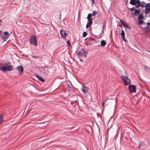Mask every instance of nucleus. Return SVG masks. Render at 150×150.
Returning <instances> with one entry per match:
<instances>
[{
	"mask_svg": "<svg viewBox=\"0 0 150 150\" xmlns=\"http://www.w3.org/2000/svg\"><path fill=\"white\" fill-rule=\"evenodd\" d=\"M13 69V67L10 64L9 62L5 64L4 66H1L0 67V70L3 72H5L6 71H11Z\"/></svg>",
	"mask_w": 150,
	"mask_h": 150,
	"instance_id": "obj_1",
	"label": "nucleus"
},
{
	"mask_svg": "<svg viewBox=\"0 0 150 150\" xmlns=\"http://www.w3.org/2000/svg\"><path fill=\"white\" fill-rule=\"evenodd\" d=\"M30 43L35 46L37 45V37L35 35H32L30 37Z\"/></svg>",
	"mask_w": 150,
	"mask_h": 150,
	"instance_id": "obj_2",
	"label": "nucleus"
},
{
	"mask_svg": "<svg viewBox=\"0 0 150 150\" xmlns=\"http://www.w3.org/2000/svg\"><path fill=\"white\" fill-rule=\"evenodd\" d=\"M121 79L124 81L125 86H127L131 83V81L126 76L123 75L121 76Z\"/></svg>",
	"mask_w": 150,
	"mask_h": 150,
	"instance_id": "obj_3",
	"label": "nucleus"
},
{
	"mask_svg": "<svg viewBox=\"0 0 150 150\" xmlns=\"http://www.w3.org/2000/svg\"><path fill=\"white\" fill-rule=\"evenodd\" d=\"M129 3L131 5H135L136 7H139V0H130Z\"/></svg>",
	"mask_w": 150,
	"mask_h": 150,
	"instance_id": "obj_4",
	"label": "nucleus"
},
{
	"mask_svg": "<svg viewBox=\"0 0 150 150\" xmlns=\"http://www.w3.org/2000/svg\"><path fill=\"white\" fill-rule=\"evenodd\" d=\"M129 89L131 93L136 92V87L135 85H130L129 87Z\"/></svg>",
	"mask_w": 150,
	"mask_h": 150,
	"instance_id": "obj_5",
	"label": "nucleus"
},
{
	"mask_svg": "<svg viewBox=\"0 0 150 150\" xmlns=\"http://www.w3.org/2000/svg\"><path fill=\"white\" fill-rule=\"evenodd\" d=\"M64 30H61L60 31V33L62 38L63 39H65L66 38V36L67 34Z\"/></svg>",
	"mask_w": 150,
	"mask_h": 150,
	"instance_id": "obj_6",
	"label": "nucleus"
},
{
	"mask_svg": "<svg viewBox=\"0 0 150 150\" xmlns=\"http://www.w3.org/2000/svg\"><path fill=\"white\" fill-rule=\"evenodd\" d=\"M78 54L79 56H84V57H86L87 55L86 53L85 52L84 50L82 49H81L80 51L79 52Z\"/></svg>",
	"mask_w": 150,
	"mask_h": 150,
	"instance_id": "obj_7",
	"label": "nucleus"
},
{
	"mask_svg": "<svg viewBox=\"0 0 150 150\" xmlns=\"http://www.w3.org/2000/svg\"><path fill=\"white\" fill-rule=\"evenodd\" d=\"M145 7L146 8L145 11V13L146 14H148L150 12V4H146V5Z\"/></svg>",
	"mask_w": 150,
	"mask_h": 150,
	"instance_id": "obj_8",
	"label": "nucleus"
},
{
	"mask_svg": "<svg viewBox=\"0 0 150 150\" xmlns=\"http://www.w3.org/2000/svg\"><path fill=\"white\" fill-rule=\"evenodd\" d=\"M17 69L19 73V74L22 75L23 74V68L21 66L17 67Z\"/></svg>",
	"mask_w": 150,
	"mask_h": 150,
	"instance_id": "obj_9",
	"label": "nucleus"
},
{
	"mask_svg": "<svg viewBox=\"0 0 150 150\" xmlns=\"http://www.w3.org/2000/svg\"><path fill=\"white\" fill-rule=\"evenodd\" d=\"M121 37L123 39V40L125 42H127L125 38V32L124 30H122L121 32Z\"/></svg>",
	"mask_w": 150,
	"mask_h": 150,
	"instance_id": "obj_10",
	"label": "nucleus"
},
{
	"mask_svg": "<svg viewBox=\"0 0 150 150\" xmlns=\"http://www.w3.org/2000/svg\"><path fill=\"white\" fill-rule=\"evenodd\" d=\"M120 21L121 24L123 25V26L124 27H125L127 28L128 29H130L131 27L127 25L125 23L122 21L121 19H120Z\"/></svg>",
	"mask_w": 150,
	"mask_h": 150,
	"instance_id": "obj_11",
	"label": "nucleus"
},
{
	"mask_svg": "<svg viewBox=\"0 0 150 150\" xmlns=\"http://www.w3.org/2000/svg\"><path fill=\"white\" fill-rule=\"evenodd\" d=\"M139 7L140 6H141L142 7H145L146 6V3L145 2H140V1L139 0Z\"/></svg>",
	"mask_w": 150,
	"mask_h": 150,
	"instance_id": "obj_12",
	"label": "nucleus"
},
{
	"mask_svg": "<svg viewBox=\"0 0 150 150\" xmlns=\"http://www.w3.org/2000/svg\"><path fill=\"white\" fill-rule=\"evenodd\" d=\"M86 88H87L85 87L84 86H83L82 88V91L83 93H86L88 92V90Z\"/></svg>",
	"mask_w": 150,
	"mask_h": 150,
	"instance_id": "obj_13",
	"label": "nucleus"
},
{
	"mask_svg": "<svg viewBox=\"0 0 150 150\" xmlns=\"http://www.w3.org/2000/svg\"><path fill=\"white\" fill-rule=\"evenodd\" d=\"M36 76L37 77V78L39 79V80L41 81L42 82H44L45 81V80L43 78L41 77V76H39L38 75H36Z\"/></svg>",
	"mask_w": 150,
	"mask_h": 150,
	"instance_id": "obj_14",
	"label": "nucleus"
},
{
	"mask_svg": "<svg viewBox=\"0 0 150 150\" xmlns=\"http://www.w3.org/2000/svg\"><path fill=\"white\" fill-rule=\"evenodd\" d=\"M9 37L8 36H4L2 37V39L3 40L6 41L7 39Z\"/></svg>",
	"mask_w": 150,
	"mask_h": 150,
	"instance_id": "obj_15",
	"label": "nucleus"
},
{
	"mask_svg": "<svg viewBox=\"0 0 150 150\" xmlns=\"http://www.w3.org/2000/svg\"><path fill=\"white\" fill-rule=\"evenodd\" d=\"M147 25L144 28L146 29H150V23H147Z\"/></svg>",
	"mask_w": 150,
	"mask_h": 150,
	"instance_id": "obj_16",
	"label": "nucleus"
},
{
	"mask_svg": "<svg viewBox=\"0 0 150 150\" xmlns=\"http://www.w3.org/2000/svg\"><path fill=\"white\" fill-rule=\"evenodd\" d=\"M98 13V12L96 11H93L92 13L91 14V15L92 16H94L95 15H96Z\"/></svg>",
	"mask_w": 150,
	"mask_h": 150,
	"instance_id": "obj_17",
	"label": "nucleus"
},
{
	"mask_svg": "<svg viewBox=\"0 0 150 150\" xmlns=\"http://www.w3.org/2000/svg\"><path fill=\"white\" fill-rule=\"evenodd\" d=\"M92 23H91L90 22H88V23L87 24V25L86 26V27L87 28H88L90 27L92 24Z\"/></svg>",
	"mask_w": 150,
	"mask_h": 150,
	"instance_id": "obj_18",
	"label": "nucleus"
},
{
	"mask_svg": "<svg viewBox=\"0 0 150 150\" xmlns=\"http://www.w3.org/2000/svg\"><path fill=\"white\" fill-rule=\"evenodd\" d=\"M101 45L102 46H104L106 45V42L104 40H102L101 42Z\"/></svg>",
	"mask_w": 150,
	"mask_h": 150,
	"instance_id": "obj_19",
	"label": "nucleus"
},
{
	"mask_svg": "<svg viewBox=\"0 0 150 150\" xmlns=\"http://www.w3.org/2000/svg\"><path fill=\"white\" fill-rule=\"evenodd\" d=\"M3 119L2 116V114L0 116V124H1L3 121Z\"/></svg>",
	"mask_w": 150,
	"mask_h": 150,
	"instance_id": "obj_20",
	"label": "nucleus"
},
{
	"mask_svg": "<svg viewBox=\"0 0 150 150\" xmlns=\"http://www.w3.org/2000/svg\"><path fill=\"white\" fill-rule=\"evenodd\" d=\"M139 10H137L136 9H135V11L134 13V14L135 16H137V14H139Z\"/></svg>",
	"mask_w": 150,
	"mask_h": 150,
	"instance_id": "obj_21",
	"label": "nucleus"
},
{
	"mask_svg": "<svg viewBox=\"0 0 150 150\" xmlns=\"http://www.w3.org/2000/svg\"><path fill=\"white\" fill-rule=\"evenodd\" d=\"M138 23L139 25H141L143 23H145L142 20L139 19L138 20Z\"/></svg>",
	"mask_w": 150,
	"mask_h": 150,
	"instance_id": "obj_22",
	"label": "nucleus"
},
{
	"mask_svg": "<svg viewBox=\"0 0 150 150\" xmlns=\"http://www.w3.org/2000/svg\"><path fill=\"white\" fill-rule=\"evenodd\" d=\"M87 18L88 21V22H90L91 23H93L92 20L93 19L89 18Z\"/></svg>",
	"mask_w": 150,
	"mask_h": 150,
	"instance_id": "obj_23",
	"label": "nucleus"
},
{
	"mask_svg": "<svg viewBox=\"0 0 150 150\" xmlns=\"http://www.w3.org/2000/svg\"><path fill=\"white\" fill-rule=\"evenodd\" d=\"M4 36H9L10 34H9L8 33V32L7 31H5L4 33Z\"/></svg>",
	"mask_w": 150,
	"mask_h": 150,
	"instance_id": "obj_24",
	"label": "nucleus"
},
{
	"mask_svg": "<svg viewBox=\"0 0 150 150\" xmlns=\"http://www.w3.org/2000/svg\"><path fill=\"white\" fill-rule=\"evenodd\" d=\"M87 33L86 32H84L83 33V37H85L86 36Z\"/></svg>",
	"mask_w": 150,
	"mask_h": 150,
	"instance_id": "obj_25",
	"label": "nucleus"
},
{
	"mask_svg": "<svg viewBox=\"0 0 150 150\" xmlns=\"http://www.w3.org/2000/svg\"><path fill=\"white\" fill-rule=\"evenodd\" d=\"M32 57L35 59H37L39 58V57L38 56L33 55Z\"/></svg>",
	"mask_w": 150,
	"mask_h": 150,
	"instance_id": "obj_26",
	"label": "nucleus"
},
{
	"mask_svg": "<svg viewBox=\"0 0 150 150\" xmlns=\"http://www.w3.org/2000/svg\"><path fill=\"white\" fill-rule=\"evenodd\" d=\"M92 16L91 15V13H89L88 14L87 18H91Z\"/></svg>",
	"mask_w": 150,
	"mask_h": 150,
	"instance_id": "obj_27",
	"label": "nucleus"
},
{
	"mask_svg": "<svg viewBox=\"0 0 150 150\" xmlns=\"http://www.w3.org/2000/svg\"><path fill=\"white\" fill-rule=\"evenodd\" d=\"M104 24L103 25V29H102V32L100 34L101 36H102L103 35V27H104Z\"/></svg>",
	"mask_w": 150,
	"mask_h": 150,
	"instance_id": "obj_28",
	"label": "nucleus"
},
{
	"mask_svg": "<svg viewBox=\"0 0 150 150\" xmlns=\"http://www.w3.org/2000/svg\"><path fill=\"white\" fill-rule=\"evenodd\" d=\"M67 44L68 45H69L70 46H71V44L70 42V41L69 40H68V41L67 42Z\"/></svg>",
	"mask_w": 150,
	"mask_h": 150,
	"instance_id": "obj_29",
	"label": "nucleus"
},
{
	"mask_svg": "<svg viewBox=\"0 0 150 150\" xmlns=\"http://www.w3.org/2000/svg\"><path fill=\"white\" fill-rule=\"evenodd\" d=\"M143 18V16L141 15V16H139V17H138V18L139 19H140V18Z\"/></svg>",
	"mask_w": 150,
	"mask_h": 150,
	"instance_id": "obj_30",
	"label": "nucleus"
},
{
	"mask_svg": "<svg viewBox=\"0 0 150 150\" xmlns=\"http://www.w3.org/2000/svg\"><path fill=\"white\" fill-rule=\"evenodd\" d=\"M135 9V7H133L132 8H130V10L132 11L134 9Z\"/></svg>",
	"mask_w": 150,
	"mask_h": 150,
	"instance_id": "obj_31",
	"label": "nucleus"
},
{
	"mask_svg": "<svg viewBox=\"0 0 150 150\" xmlns=\"http://www.w3.org/2000/svg\"><path fill=\"white\" fill-rule=\"evenodd\" d=\"M92 2V4H93V3H94L95 2V0H91Z\"/></svg>",
	"mask_w": 150,
	"mask_h": 150,
	"instance_id": "obj_32",
	"label": "nucleus"
},
{
	"mask_svg": "<svg viewBox=\"0 0 150 150\" xmlns=\"http://www.w3.org/2000/svg\"><path fill=\"white\" fill-rule=\"evenodd\" d=\"M141 146H142L141 144H139V146H138V148H140Z\"/></svg>",
	"mask_w": 150,
	"mask_h": 150,
	"instance_id": "obj_33",
	"label": "nucleus"
},
{
	"mask_svg": "<svg viewBox=\"0 0 150 150\" xmlns=\"http://www.w3.org/2000/svg\"><path fill=\"white\" fill-rule=\"evenodd\" d=\"M105 103L104 102H103L102 103V105L103 106L104 105H105Z\"/></svg>",
	"mask_w": 150,
	"mask_h": 150,
	"instance_id": "obj_34",
	"label": "nucleus"
},
{
	"mask_svg": "<svg viewBox=\"0 0 150 150\" xmlns=\"http://www.w3.org/2000/svg\"><path fill=\"white\" fill-rule=\"evenodd\" d=\"M147 67V68L148 69H150V68H149V67Z\"/></svg>",
	"mask_w": 150,
	"mask_h": 150,
	"instance_id": "obj_35",
	"label": "nucleus"
},
{
	"mask_svg": "<svg viewBox=\"0 0 150 150\" xmlns=\"http://www.w3.org/2000/svg\"><path fill=\"white\" fill-rule=\"evenodd\" d=\"M59 20H60L61 19V16H60V17H59Z\"/></svg>",
	"mask_w": 150,
	"mask_h": 150,
	"instance_id": "obj_36",
	"label": "nucleus"
},
{
	"mask_svg": "<svg viewBox=\"0 0 150 150\" xmlns=\"http://www.w3.org/2000/svg\"><path fill=\"white\" fill-rule=\"evenodd\" d=\"M80 60L81 61H83V60L81 59H80Z\"/></svg>",
	"mask_w": 150,
	"mask_h": 150,
	"instance_id": "obj_37",
	"label": "nucleus"
},
{
	"mask_svg": "<svg viewBox=\"0 0 150 150\" xmlns=\"http://www.w3.org/2000/svg\"><path fill=\"white\" fill-rule=\"evenodd\" d=\"M1 22H2V21L1 20H0V23Z\"/></svg>",
	"mask_w": 150,
	"mask_h": 150,
	"instance_id": "obj_38",
	"label": "nucleus"
},
{
	"mask_svg": "<svg viewBox=\"0 0 150 150\" xmlns=\"http://www.w3.org/2000/svg\"><path fill=\"white\" fill-rule=\"evenodd\" d=\"M1 32V31H0V33Z\"/></svg>",
	"mask_w": 150,
	"mask_h": 150,
	"instance_id": "obj_39",
	"label": "nucleus"
},
{
	"mask_svg": "<svg viewBox=\"0 0 150 150\" xmlns=\"http://www.w3.org/2000/svg\"><path fill=\"white\" fill-rule=\"evenodd\" d=\"M149 17H150V15L149 16Z\"/></svg>",
	"mask_w": 150,
	"mask_h": 150,
	"instance_id": "obj_40",
	"label": "nucleus"
}]
</instances>
